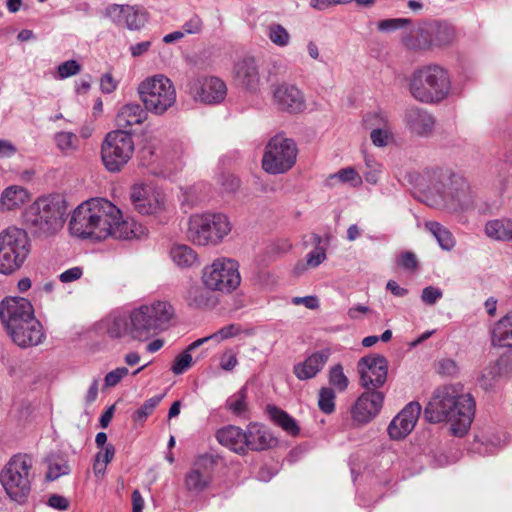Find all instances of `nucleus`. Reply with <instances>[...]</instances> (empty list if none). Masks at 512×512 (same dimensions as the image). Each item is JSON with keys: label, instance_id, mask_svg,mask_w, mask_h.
<instances>
[{"label": "nucleus", "instance_id": "1", "mask_svg": "<svg viewBox=\"0 0 512 512\" xmlns=\"http://www.w3.org/2000/svg\"><path fill=\"white\" fill-rule=\"evenodd\" d=\"M175 311L166 300L141 304L130 310L116 309L96 324V331L112 340L146 341L168 328Z\"/></svg>", "mask_w": 512, "mask_h": 512}, {"label": "nucleus", "instance_id": "2", "mask_svg": "<svg viewBox=\"0 0 512 512\" xmlns=\"http://www.w3.org/2000/svg\"><path fill=\"white\" fill-rule=\"evenodd\" d=\"M427 187L423 202L447 215L462 216L476 208L477 192L464 174L450 168L436 167L424 172Z\"/></svg>", "mask_w": 512, "mask_h": 512}, {"label": "nucleus", "instance_id": "3", "mask_svg": "<svg viewBox=\"0 0 512 512\" xmlns=\"http://www.w3.org/2000/svg\"><path fill=\"white\" fill-rule=\"evenodd\" d=\"M475 415V401L459 384L438 387L424 409V418L432 424L450 423L454 436L463 437Z\"/></svg>", "mask_w": 512, "mask_h": 512}, {"label": "nucleus", "instance_id": "4", "mask_svg": "<svg viewBox=\"0 0 512 512\" xmlns=\"http://www.w3.org/2000/svg\"><path fill=\"white\" fill-rule=\"evenodd\" d=\"M119 208L105 198H91L79 204L69 221V231L81 239L105 240Z\"/></svg>", "mask_w": 512, "mask_h": 512}, {"label": "nucleus", "instance_id": "5", "mask_svg": "<svg viewBox=\"0 0 512 512\" xmlns=\"http://www.w3.org/2000/svg\"><path fill=\"white\" fill-rule=\"evenodd\" d=\"M67 209V202L61 195L39 197L25 210L24 223L34 236L48 237L63 227Z\"/></svg>", "mask_w": 512, "mask_h": 512}, {"label": "nucleus", "instance_id": "6", "mask_svg": "<svg viewBox=\"0 0 512 512\" xmlns=\"http://www.w3.org/2000/svg\"><path fill=\"white\" fill-rule=\"evenodd\" d=\"M451 89L448 70L438 64L424 65L410 76L409 91L421 103L438 104L449 96Z\"/></svg>", "mask_w": 512, "mask_h": 512}, {"label": "nucleus", "instance_id": "7", "mask_svg": "<svg viewBox=\"0 0 512 512\" xmlns=\"http://www.w3.org/2000/svg\"><path fill=\"white\" fill-rule=\"evenodd\" d=\"M456 35V28L449 21L431 19L413 23L404 32L402 42L409 50L428 51L452 45Z\"/></svg>", "mask_w": 512, "mask_h": 512}, {"label": "nucleus", "instance_id": "8", "mask_svg": "<svg viewBox=\"0 0 512 512\" xmlns=\"http://www.w3.org/2000/svg\"><path fill=\"white\" fill-rule=\"evenodd\" d=\"M33 460L27 454L13 456L0 472V483L6 495L18 504L27 502L34 474Z\"/></svg>", "mask_w": 512, "mask_h": 512}, {"label": "nucleus", "instance_id": "9", "mask_svg": "<svg viewBox=\"0 0 512 512\" xmlns=\"http://www.w3.org/2000/svg\"><path fill=\"white\" fill-rule=\"evenodd\" d=\"M30 252L24 229L11 226L0 232V273L8 275L20 268Z\"/></svg>", "mask_w": 512, "mask_h": 512}, {"label": "nucleus", "instance_id": "10", "mask_svg": "<svg viewBox=\"0 0 512 512\" xmlns=\"http://www.w3.org/2000/svg\"><path fill=\"white\" fill-rule=\"evenodd\" d=\"M138 93L146 110L163 115L176 102V89L172 81L162 74L143 80L138 86Z\"/></svg>", "mask_w": 512, "mask_h": 512}, {"label": "nucleus", "instance_id": "11", "mask_svg": "<svg viewBox=\"0 0 512 512\" xmlns=\"http://www.w3.org/2000/svg\"><path fill=\"white\" fill-rule=\"evenodd\" d=\"M231 231L228 217L221 213L192 215L188 222L187 236L197 245L216 244Z\"/></svg>", "mask_w": 512, "mask_h": 512}, {"label": "nucleus", "instance_id": "12", "mask_svg": "<svg viewBox=\"0 0 512 512\" xmlns=\"http://www.w3.org/2000/svg\"><path fill=\"white\" fill-rule=\"evenodd\" d=\"M297 152L296 144L292 139L280 134L276 135L265 147L262 167L269 174H283L295 164Z\"/></svg>", "mask_w": 512, "mask_h": 512}, {"label": "nucleus", "instance_id": "13", "mask_svg": "<svg viewBox=\"0 0 512 512\" xmlns=\"http://www.w3.org/2000/svg\"><path fill=\"white\" fill-rule=\"evenodd\" d=\"M134 141L131 133L118 129L109 132L101 147L104 166L110 172H118L131 159Z\"/></svg>", "mask_w": 512, "mask_h": 512}, {"label": "nucleus", "instance_id": "14", "mask_svg": "<svg viewBox=\"0 0 512 512\" xmlns=\"http://www.w3.org/2000/svg\"><path fill=\"white\" fill-rule=\"evenodd\" d=\"M0 319L5 330H12L19 339L17 330L20 324H26L31 331L36 332L38 319L35 317L31 302L18 296L5 297L0 303Z\"/></svg>", "mask_w": 512, "mask_h": 512}, {"label": "nucleus", "instance_id": "15", "mask_svg": "<svg viewBox=\"0 0 512 512\" xmlns=\"http://www.w3.org/2000/svg\"><path fill=\"white\" fill-rule=\"evenodd\" d=\"M240 265L229 257H218L202 269V283L205 288H239L241 284Z\"/></svg>", "mask_w": 512, "mask_h": 512}, {"label": "nucleus", "instance_id": "16", "mask_svg": "<svg viewBox=\"0 0 512 512\" xmlns=\"http://www.w3.org/2000/svg\"><path fill=\"white\" fill-rule=\"evenodd\" d=\"M134 209L142 215L159 216L169 210L165 193L151 184H134L130 190Z\"/></svg>", "mask_w": 512, "mask_h": 512}, {"label": "nucleus", "instance_id": "17", "mask_svg": "<svg viewBox=\"0 0 512 512\" xmlns=\"http://www.w3.org/2000/svg\"><path fill=\"white\" fill-rule=\"evenodd\" d=\"M216 461L214 456L204 454L199 456L185 474L184 486L192 496H199L208 490L214 479Z\"/></svg>", "mask_w": 512, "mask_h": 512}, {"label": "nucleus", "instance_id": "18", "mask_svg": "<svg viewBox=\"0 0 512 512\" xmlns=\"http://www.w3.org/2000/svg\"><path fill=\"white\" fill-rule=\"evenodd\" d=\"M357 371L360 385L366 390L377 391L386 382L388 361L382 355H367L358 361Z\"/></svg>", "mask_w": 512, "mask_h": 512}, {"label": "nucleus", "instance_id": "19", "mask_svg": "<svg viewBox=\"0 0 512 512\" xmlns=\"http://www.w3.org/2000/svg\"><path fill=\"white\" fill-rule=\"evenodd\" d=\"M104 15L115 25L129 30H139L147 22L146 11L137 5L109 4L105 8Z\"/></svg>", "mask_w": 512, "mask_h": 512}, {"label": "nucleus", "instance_id": "20", "mask_svg": "<svg viewBox=\"0 0 512 512\" xmlns=\"http://www.w3.org/2000/svg\"><path fill=\"white\" fill-rule=\"evenodd\" d=\"M189 93L196 101L218 104L225 99L227 87L218 77H203L190 82Z\"/></svg>", "mask_w": 512, "mask_h": 512}, {"label": "nucleus", "instance_id": "21", "mask_svg": "<svg viewBox=\"0 0 512 512\" xmlns=\"http://www.w3.org/2000/svg\"><path fill=\"white\" fill-rule=\"evenodd\" d=\"M384 395L380 391L366 390L351 407V417L357 424H366L380 412Z\"/></svg>", "mask_w": 512, "mask_h": 512}, {"label": "nucleus", "instance_id": "22", "mask_svg": "<svg viewBox=\"0 0 512 512\" xmlns=\"http://www.w3.org/2000/svg\"><path fill=\"white\" fill-rule=\"evenodd\" d=\"M404 123L412 135L427 139L434 134L436 119L426 109L412 106L405 110Z\"/></svg>", "mask_w": 512, "mask_h": 512}, {"label": "nucleus", "instance_id": "23", "mask_svg": "<svg viewBox=\"0 0 512 512\" xmlns=\"http://www.w3.org/2000/svg\"><path fill=\"white\" fill-rule=\"evenodd\" d=\"M421 406L418 402L408 403L390 422L388 434L393 440H400L411 433L415 427Z\"/></svg>", "mask_w": 512, "mask_h": 512}, {"label": "nucleus", "instance_id": "24", "mask_svg": "<svg viewBox=\"0 0 512 512\" xmlns=\"http://www.w3.org/2000/svg\"><path fill=\"white\" fill-rule=\"evenodd\" d=\"M180 154L181 147L179 145H175L173 149H170L168 147L164 148L161 145L149 144L141 150L144 165H151L159 161L166 167L173 166L174 169L180 167Z\"/></svg>", "mask_w": 512, "mask_h": 512}, {"label": "nucleus", "instance_id": "25", "mask_svg": "<svg viewBox=\"0 0 512 512\" xmlns=\"http://www.w3.org/2000/svg\"><path fill=\"white\" fill-rule=\"evenodd\" d=\"M234 78L236 82L250 92H256L260 86L259 65L255 58L244 57L234 65Z\"/></svg>", "mask_w": 512, "mask_h": 512}, {"label": "nucleus", "instance_id": "26", "mask_svg": "<svg viewBox=\"0 0 512 512\" xmlns=\"http://www.w3.org/2000/svg\"><path fill=\"white\" fill-rule=\"evenodd\" d=\"M233 290H186L184 299L193 309H212L220 299L228 300L233 297Z\"/></svg>", "mask_w": 512, "mask_h": 512}, {"label": "nucleus", "instance_id": "27", "mask_svg": "<svg viewBox=\"0 0 512 512\" xmlns=\"http://www.w3.org/2000/svg\"><path fill=\"white\" fill-rule=\"evenodd\" d=\"M275 103L283 111L300 112L305 107L301 91L294 85L281 84L273 91Z\"/></svg>", "mask_w": 512, "mask_h": 512}, {"label": "nucleus", "instance_id": "28", "mask_svg": "<svg viewBox=\"0 0 512 512\" xmlns=\"http://www.w3.org/2000/svg\"><path fill=\"white\" fill-rule=\"evenodd\" d=\"M332 351L330 348H323L312 353L303 362L294 366V374L299 380L314 378L329 360Z\"/></svg>", "mask_w": 512, "mask_h": 512}, {"label": "nucleus", "instance_id": "29", "mask_svg": "<svg viewBox=\"0 0 512 512\" xmlns=\"http://www.w3.org/2000/svg\"><path fill=\"white\" fill-rule=\"evenodd\" d=\"M111 233L109 237L122 240L140 239L148 234V229L134 219L124 220L119 210V214L111 223Z\"/></svg>", "mask_w": 512, "mask_h": 512}, {"label": "nucleus", "instance_id": "30", "mask_svg": "<svg viewBox=\"0 0 512 512\" xmlns=\"http://www.w3.org/2000/svg\"><path fill=\"white\" fill-rule=\"evenodd\" d=\"M247 438V451H263L276 446L277 439L272 433L259 423H250L245 430Z\"/></svg>", "mask_w": 512, "mask_h": 512}, {"label": "nucleus", "instance_id": "31", "mask_svg": "<svg viewBox=\"0 0 512 512\" xmlns=\"http://www.w3.org/2000/svg\"><path fill=\"white\" fill-rule=\"evenodd\" d=\"M218 442L229 450L239 455L247 453V438L245 431L240 427L228 425L219 429L216 433Z\"/></svg>", "mask_w": 512, "mask_h": 512}, {"label": "nucleus", "instance_id": "32", "mask_svg": "<svg viewBox=\"0 0 512 512\" xmlns=\"http://www.w3.org/2000/svg\"><path fill=\"white\" fill-rule=\"evenodd\" d=\"M147 112L149 111L138 103H127L119 109L115 118L116 125L122 130L142 124L147 119Z\"/></svg>", "mask_w": 512, "mask_h": 512}, {"label": "nucleus", "instance_id": "33", "mask_svg": "<svg viewBox=\"0 0 512 512\" xmlns=\"http://www.w3.org/2000/svg\"><path fill=\"white\" fill-rule=\"evenodd\" d=\"M30 200L28 190L22 186L12 185L5 188L0 197L2 211H14L22 208Z\"/></svg>", "mask_w": 512, "mask_h": 512}, {"label": "nucleus", "instance_id": "34", "mask_svg": "<svg viewBox=\"0 0 512 512\" xmlns=\"http://www.w3.org/2000/svg\"><path fill=\"white\" fill-rule=\"evenodd\" d=\"M21 328L17 330L19 334V339L16 338V335L12 330H5L11 340L21 348H27L31 346L39 345L43 339L45 338V333L43 331L42 324L38 320V328H36V332H33L26 326V324H20Z\"/></svg>", "mask_w": 512, "mask_h": 512}, {"label": "nucleus", "instance_id": "35", "mask_svg": "<svg viewBox=\"0 0 512 512\" xmlns=\"http://www.w3.org/2000/svg\"><path fill=\"white\" fill-rule=\"evenodd\" d=\"M169 256L174 265L181 269L192 268L199 264L197 253L185 244L173 245Z\"/></svg>", "mask_w": 512, "mask_h": 512}, {"label": "nucleus", "instance_id": "36", "mask_svg": "<svg viewBox=\"0 0 512 512\" xmlns=\"http://www.w3.org/2000/svg\"><path fill=\"white\" fill-rule=\"evenodd\" d=\"M492 343L500 347L512 346V310L494 325Z\"/></svg>", "mask_w": 512, "mask_h": 512}, {"label": "nucleus", "instance_id": "37", "mask_svg": "<svg viewBox=\"0 0 512 512\" xmlns=\"http://www.w3.org/2000/svg\"><path fill=\"white\" fill-rule=\"evenodd\" d=\"M488 238L497 241H512V219L500 218L488 221L484 228Z\"/></svg>", "mask_w": 512, "mask_h": 512}, {"label": "nucleus", "instance_id": "38", "mask_svg": "<svg viewBox=\"0 0 512 512\" xmlns=\"http://www.w3.org/2000/svg\"><path fill=\"white\" fill-rule=\"evenodd\" d=\"M425 228L433 235L443 250L450 251L455 247V237L452 232L441 223L436 221H427L425 223Z\"/></svg>", "mask_w": 512, "mask_h": 512}, {"label": "nucleus", "instance_id": "39", "mask_svg": "<svg viewBox=\"0 0 512 512\" xmlns=\"http://www.w3.org/2000/svg\"><path fill=\"white\" fill-rule=\"evenodd\" d=\"M267 412L270 418L291 436H297L300 428L294 418L288 415L282 409L275 406H268Z\"/></svg>", "mask_w": 512, "mask_h": 512}, {"label": "nucleus", "instance_id": "40", "mask_svg": "<svg viewBox=\"0 0 512 512\" xmlns=\"http://www.w3.org/2000/svg\"><path fill=\"white\" fill-rule=\"evenodd\" d=\"M339 183H348L353 187H357L362 184V178L354 168L346 167L329 175L326 179V185L330 188L335 187Z\"/></svg>", "mask_w": 512, "mask_h": 512}, {"label": "nucleus", "instance_id": "41", "mask_svg": "<svg viewBox=\"0 0 512 512\" xmlns=\"http://www.w3.org/2000/svg\"><path fill=\"white\" fill-rule=\"evenodd\" d=\"M204 343H206V339H197L189 344L188 347L175 358L173 365L171 366V371L175 375H180L189 369L193 360L191 351L200 347Z\"/></svg>", "mask_w": 512, "mask_h": 512}, {"label": "nucleus", "instance_id": "42", "mask_svg": "<svg viewBox=\"0 0 512 512\" xmlns=\"http://www.w3.org/2000/svg\"><path fill=\"white\" fill-rule=\"evenodd\" d=\"M53 139L58 150L64 155H72L79 149V138L73 132H57Z\"/></svg>", "mask_w": 512, "mask_h": 512}, {"label": "nucleus", "instance_id": "43", "mask_svg": "<svg viewBox=\"0 0 512 512\" xmlns=\"http://www.w3.org/2000/svg\"><path fill=\"white\" fill-rule=\"evenodd\" d=\"M48 464V470L46 478L50 481L56 480L61 476L68 475L71 468L68 461L60 455H50L46 459Z\"/></svg>", "mask_w": 512, "mask_h": 512}, {"label": "nucleus", "instance_id": "44", "mask_svg": "<svg viewBox=\"0 0 512 512\" xmlns=\"http://www.w3.org/2000/svg\"><path fill=\"white\" fill-rule=\"evenodd\" d=\"M265 34L278 47H286L290 43V34L279 23H270L265 27Z\"/></svg>", "mask_w": 512, "mask_h": 512}, {"label": "nucleus", "instance_id": "45", "mask_svg": "<svg viewBox=\"0 0 512 512\" xmlns=\"http://www.w3.org/2000/svg\"><path fill=\"white\" fill-rule=\"evenodd\" d=\"M247 390L245 387L230 396L226 401L227 408L237 416H245L247 412Z\"/></svg>", "mask_w": 512, "mask_h": 512}, {"label": "nucleus", "instance_id": "46", "mask_svg": "<svg viewBox=\"0 0 512 512\" xmlns=\"http://www.w3.org/2000/svg\"><path fill=\"white\" fill-rule=\"evenodd\" d=\"M163 395H157L146 400L133 414L136 424H143L161 402Z\"/></svg>", "mask_w": 512, "mask_h": 512}, {"label": "nucleus", "instance_id": "47", "mask_svg": "<svg viewBox=\"0 0 512 512\" xmlns=\"http://www.w3.org/2000/svg\"><path fill=\"white\" fill-rule=\"evenodd\" d=\"M506 375H509V373L504 372L502 365H500L499 358L495 364L485 368L480 379V384L484 389H490L498 377Z\"/></svg>", "mask_w": 512, "mask_h": 512}, {"label": "nucleus", "instance_id": "48", "mask_svg": "<svg viewBox=\"0 0 512 512\" xmlns=\"http://www.w3.org/2000/svg\"><path fill=\"white\" fill-rule=\"evenodd\" d=\"M413 25L412 20L408 18H389L381 20L377 23V29L380 32L390 33L396 30L407 28Z\"/></svg>", "mask_w": 512, "mask_h": 512}, {"label": "nucleus", "instance_id": "49", "mask_svg": "<svg viewBox=\"0 0 512 512\" xmlns=\"http://www.w3.org/2000/svg\"><path fill=\"white\" fill-rule=\"evenodd\" d=\"M364 126L373 131L374 128L389 127L387 115L382 111L368 112L363 117Z\"/></svg>", "mask_w": 512, "mask_h": 512}, {"label": "nucleus", "instance_id": "50", "mask_svg": "<svg viewBox=\"0 0 512 512\" xmlns=\"http://www.w3.org/2000/svg\"><path fill=\"white\" fill-rule=\"evenodd\" d=\"M329 383L340 392H343L347 389L349 381L344 374L343 367L340 364L334 365L330 368Z\"/></svg>", "mask_w": 512, "mask_h": 512}, {"label": "nucleus", "instance_id": "51", "mask_svg": "<svg viewBox=\"0 0 512 512\" xmlns=\"http://www.w3.org/2000/svg\"><path fill=\"white\" fill-rule=\"evenodd\" d=\"M335 397V392L332 388H321L318 399L319 409L325 414L332 413L335 410Z\"/></svg>", "mask_w": 512, "mask_h": 512}, {"label": "nucleus", "instance_id": "52", "mask_svg": "<svg viewBox=\"0 0 512 512\" xmlns=\"http://www.w3.org/2000/svg\"><path fill=\"white\" fill-rule=\"evenodd\" d=\"M242 332L241 326L238 324H229L215 333L203 337L202 339H206V342L212 339L217 340V342H221L230 338H233L237 335H239Z\"/></svg>", "mask_w": 512, "mask_h": 512}, {"label": "nucleus", "instance_id": "53", "mask_svg": "<svg viewBox=\"0 0 512 512\" xmlns=\"http://www.w3.org/2000/svg\"><path fill=\"white\" fill-rule=\"evenodd\" d=\"M365 165L368 169L364 173L365 181L370 184H376L378 182L379 173L381 172V165L370 156H365Z\"/></svg>", "mask_w": 512, "mask_h": 512}, {"label": "nucleus", "instance_id": "54", "mask_svg": "<svg viewBox=\"0 0 512 512\" xmlns=\"http://www.w3.org/2000/svg\"><path fill=\"white\" fill-rule=\"evenodd\" d=\"M397 266L407 271H415L418 267V259L413 252H401L396 258Z\"/></svg>", "mask_w": 512, "mask_h": 512}, {"label": "nucleus", "instance_id": "55", "mask_svg": "<svg viewBox=\"0 0 512 512\" xmlns=\"http://www.w3.org/2000/svg\"><path fill=\"white\" fill-rule=\"evenodd\" d=\"M391 138L392 131L390 127L382 129L374 128L373 131L370 132V139L372 143L377 147L387 146Z\"/></svg>", "mask_w": 512, "mask_h": 512}, {"label": "nucleus", "instance_id": "56", "mask_svg": "<svg viewBox=\"0 0 512 512\" xmlns=\"http://www.w3.org/2000/svg\"><path fill=\"white\" fill-rule=\"evenodd\" d=\"M129 374V370L126 367H117L116 369L108 372L104 378V388H111L118 385L122 379Z\"/></svg>", "mask_w": 512, "mask_h": 512}, {"label": "nucleus", "instance_id": "57", "mask_svg": "<svg viewBox=\"0 0 512 512\" xmlns=\"http://www.w3.org/2000/svg\"><path fill=\"white\" fill-rule=\"evenodd\" d=\"M231 294L233 295L232 298L228 300H219L218 304L221 305L223 309L238 310L245 306V300L241 290H233Z\"/></svg>", "mask_w": 512, "mask_h": 512}, {"label": "nucleus", "instance_id": "58", "mask_svg": "<svg viewBox=\"0 0 512 512\" xmlns=\"http://www.w3.org/2000/svg\"><path fill=\"white\" fill-rule=\"evenodd\" d=\"M80 71V65L75 60H68L58 66L57 72L60 79L76 75Z\"/></svg>", "mask_w": 512, "mask_h": 512}, {"label": "nucleus", "instance_id": "59", "mask_svg": "<svg viewBox=\"0 0 512 512\" xmlns=\"http://www.w3.org/2000/svg\"><path fill=\"white\" fill-rule=\"evenodd\" d=\"M326 259V250L323 248H314L306 255V264L310 268H316Z\"/></svg>", "mask_w": 512, "mask_h": 512}, {"label": "nucleus", "instance_id": "60", "mask_svg": "<svg viewBox=\"0 0 512 512\" xmlns=\"http://www.w3.org/2000/svg\"><path fill=\"white\" fill-rule=\"evenodd\" d=\"M219 365L224 371H232L238 365L236 354L232 350L225 351L220 356Z\"/></svg>", "mask_w": 512, "mask_h": 512}, {"label": "nucleus", "instance_id": "61", "mask_svg": "<svg viewBox=\"0 0 512 512\" xmlns=\"http://www.w3.org/2000/svg\"><path fill=\"white\" fill-rule=\"evenodd\" d=\"M438 373L445 376H454L458 372L457 364L452 359H442L438 362Z\"/></svg>", "mask_w": 512, "mask_h": 512}, {"label": "nucleus", "instance_id": "62", "mask_svg": "<svg viewBox=\"0 0 512 512\" xmlns=\"http://www.w3.org/2000/svg\"><path fill=\"white\" fill-rule=\"evenodd\" d=\"M47 505L55 510L65 511L69 508L70 502L62 495L52 494L47 500Z\"/></svg>", "mask_w": 512, "mask_h": 512}, {"label": "nucleus", "instance_id": "63", "mask_svg": "<svg viewBox=\"0 0 512 512\" xmlns=\"http://www.w3.org/2000/svg\"><path fill=\"white\" fill-rule=\"evenodd\" d=\"M275 284V277L272 276L268 271L258 272L251 281V285L253 286H269Z\"/></svg>", "mask_w": 512, "mask_h": 512}, {"label": "nucleus", "instance_id": "64", "mask_svg": "<svg viewBox=\"0 0 512 512\" xmlns=\"http://www.w3.org/2000/svg\"><path fill=\"white\" fill-rule=\"evenodd\" d=\"M202 20L198 16L191 17L182 26V31L185 34H197L202 30Z\"/></svg>", "mask_w": 512, "mask_h": 512}]
</instances>
